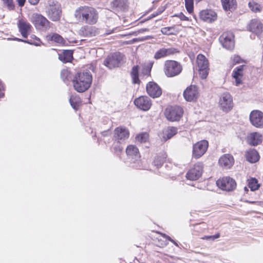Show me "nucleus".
Listing matches in <instances>:
<instances>
[{
  "label": "nucleus",
  "mask_w": 263,
  "mask_h": 263,
  "mask_svg": "<svg viewBox=\"0 0 263 263\" xmlns=\"http://www.w3.org/2000/svg\"><path fill=\"white\" fill-rule=\"evenodd\" d=\"M74 15L79 21L89 25L96 24L98 19L97 11L94 8L87 6L78 8Z\"/></svg>",
  "instance_id": "1"
},
{
  "label": "nucleus",
  "mask_w": 263,
  "mask_h": 263,
  "mask_svg": "<svg viewBox=\"0 0 263 263\" xmlns=\"http://www.w3.org/2000/svg\"><path fill=\"white\" fill-rule=\"evenodd\" d=\"M92 77L90 71L78 72L73 80L74 89L79 92L87 90L92 83Z\"/></svg>",
  "instance_id": "2"
},
{
  "label": "nucleus",
  "mask_w": 263,
  "mask_h": 263,
  "mask_svg": "<svg viewBox=\"0 0 263 263\" xmlns=\"http://www.w3.org/2000/svg\"><path fill=\"white\" fill-rule=\"evenodd\" d=\"M182 70L181 64L174 60H166L164 63L163 71L167 77L178 76Z\"/></svg>",
  "instance_id": "3"
},
{
  "label": "nucleus",
  "mask_w": 263,
  "mask_h": 263,
  "mask_svg": "<svg viewBox=\"0 0 263 263\" xmlns=\"http://www.w3.org/2000/svg\"><path fill=\"white\" fill-rule=\"evenodd\" d=\"M219 109L223 112L228 113L233 108V97L228 92L222 93L219 97L218 103Z\"/></svg>",
  "instance_id": "4"
},
{
  "label": "nucleus",
  "mask_w": 263,
  "mask_h": 263,
  "mask_svg": "<svg viewBox=\"0 0 263 263\" xmlns=\"http://www.w3.org/2000/svg\"><path fill=\"white\" fill-rule=\"evenodd\" d=\"M31 21L35 28L40 31H46L50 27V22L40 14L33 13L31 17Z\"/></svg>",
  "instance_id": "5"
},
{
  "label": "nucleus",
  "mask_w": 263,
  "mask_h": 263,
  "mask_svg": "<svg viewBox=\"0 0 263 263\" xmlns=\"http://www.w3.org/2000/svg\"><path fill=\"white\" fill-rule=\"evenodd\" d=\"M196 63L201 78L206 79L209 71V63L208 59L204 55L199 54L197 57Z\"/></svg>",
  "instance_id": "6"
},
{
  "label": "nucleus",
  "mask_w": 263,
  "mask_h": 263,
  "mask_svg": "<svg viewBox=\"0 0 263 263\" xmlns=\"http://www.w3.org/2000/svg\"><path fill=\"white\" fill-rule=\"evenodd\" d=\"M123 59V55L120 52H115L109 55L104 61V65L109 69L119 67Z\"/></svg>",
  "instance_id": "7"
},
{
  "label": "nucleus",
  "mask_w": 263,
  "mask_h": 263,
  "mask_svg": "<svg viewBox=\"0 0 263 263\" xmlns=\"http://www.w3.org/2000/svg\"><path fill=\"white\" fill-rule=\"evenodd\" d=\"M183 111L181 107L175 106L167 107L165 111V115L167 120L171 121H176L180 120Z\"/></svg>",
  "instance_id": "8"
},
{
  "label": "nucleus",
  "mask_w": 263,
  "mask_h": 263,
  "mask_svg": "<svg viewBox=\"0 0 263 263\" xmlns=\"http://www.w3.org/2000/svg\"><path fill=\"white\" fill-rule=\"evenodd\" d=\"M216 184L221 190L228 192L233 191L236 187V183L234 179L230 177H224L218 179Z\"/></svg>",
  "instance_id": "9"
},
{
  "label": "nucleus",
  "mask_w": 263,
  "mask_h": 263,
  "mask_svg": "<svg viewBox=\"0 0 263 263\" xmlns=\"http://www.w3.org/2000/svg\"><path fill=\"white\" fill-rule=\"evenodd\" d=\"M208 146L209 143L206 140H201L196 143L193 146V157L196 159L200 158L207 151Z\"/></svg>",
  "instance_id": "10"
},
{
  "label": "nucleus",
  "mask_w": 263,
  "mask_h": 263,
  "mask_svg": "<svg viewBox=\"0 0 263 263\" xmlns=\"http://www.w3.org/2000/svg\"><path fill=\"white\" fill-rule=\"evenodd\" d=\"M48 14L49 18L53 21H59L61 17V10L58 2L53 0L49 3Z\"/></svg>",
  "instance_id": "11"
},
{
  "label": "nucleus",
  "mask_w": 263,
  "mask_h": 263,
  "mask_svg": "<svg viewBox=\"0 0 263 263\" xmlns=\"http://www.w3.org/2000/svg\"><path fill=\"white\" fill-rule=\"evenodd\" d=\"M234 35L231 31L224 32L219 37V41L222 46L228 49L232 50L234 47Z\"/></svg>",
  "instance_id": "12"
},
{
  "label": "nucleus",
  "mask_w": 263,
  "mask_h": 263,
  "mask_svg": "<svg viewBox=\"0 0 263 263\" xmlns=\"http://www.w3.org/2000/svg\"><path fill=\"white\" fill-rule=\"evenodd\" d=\"M199 95L198 88L196 85H191L188 86L183 91V96L187 102L195 101Z\"/></svg>",
  "instance_id": "13"
},
{
  "label": "nucleus",
  "mask_w": 263,
  "mask_h": 263,
  "mask_svg": "<svg viewBox=\"0 0 263 263\" xmlns=\"http://www.w3.org/2000/svg\"><path fill=\"white\" fill-rule=\"evenodd\" d=\"M202 164L197 163L193 168L190 169L186 174V177L188 180H196L198 179L202 173Z\"/></svg>",
  "instance_id": "14"
},
{
  "label": "nucleus",
  "mask_w": 263,
  "mask_h": 263,
  "mask_svg": "<svg viewBox=\"0 0 263 263\" xmlns=\"http://www.w3.org/2000/svg\"><path fill=\"white\" fill-rule=\"evenodd\" d=\"M251 124L256 127L263 128V112L259 110H253L250 115Z\"/></svg>",
  "instance_id": "15"
},
{
  "label": "nucleus",
  "mask_w": 263,
  "mask_h": 263,
  "mask_svg": "<svg viewBox=\"0 0 263 263\" xmlns=\"http://www.w3.org/2000/svg\"><path fill=\"white\" fill-rule=\"evenodd\" d=\"M134 104L138 108L144 111L148 110L152 106L151 100L146 96H141L136 99Z\"/></svg>",
  "instance_id": "16"
},
{
  "label": "nucleus",
  "mask_w": 263,
  "mask_h": 263,
  "mask_svg": "<svg viewBox=\"0 0 263 263\" xmlns=\"http://www.w3.org/2000/svg\"><path fill=\"white\" fill-rule=\"evenodd\" d=\"M129 136L128 130L123 127H118L114 130V139L118 141L124 142Z\"/></svg>",
  "instance_id": "17"
},
{
  "label": "nucleus",
  "mask_w": 263,
  "mask_h": 263,
  "mask_svg": "<svg viewBox=\"0 0 263 263\" xmlns=\"http://www.w3.org/2000/svg\"><path fill=\"white\" fill-rule=\"evenodd\" d=\"M147 93L154 98L160 97L162 94V90L157 84L154 82H149L146 85Z\"/></svg>",
  "instance_id": "18"
},
{
  "label": "nucleus",
  "mask_w": 263,
  "mask_h": 263,
  "mask_svg": "<svg viewBox=\"0 0 263 263\" xmlns=\"http://www.w3.org/2000/svg\"><path fill=\"white\" fill-rule=\"evenodd\" d=\"M234 163V157L230 154H224L219 159V165L226 169L230 168Z\"/></svg>",
  "instance_id": "19"
},
{
  "label": "nucleus",
  "mask_w": 263,
  "mask_h": 263,
  "mask_svg": "<svg viewBox=\"0 0 263 263\" xmlns=\"http://www.w3.org/2000/svg\"><path fill=\"white\" fill-rule=\"evenodd\" d=\"M246 65H242L236 67L232 72V76L235 79L236 86H238L242 83V78L243 75V69Z\"/></svg>",
  "instance_id": "20"
},
{
  "label": "nucleus",
  "mask_w": 263,
  "mask_h": 263,
  "mask_svg": "<svg viewBox=\"0 0 263 263\" xmlns=\"http://www.w3.org/2000/svg\"><path fill=\"white\" fill-rule=\"evenodd\" d=\"M199 17L203 21L210 23L216 19L217 15L211 10H203L200 12Z\"/></svg>",
  "instance_id": "21"
},
{
  "label": "nucleus",
  "mask_w": 263,
  "mask_h": 263,
  "mask_svg": "<svg viewBox=\"0 0 263 263\" xmlns=\"http://www.w3.org/2000/svg\"><path fill=\"white\" fill-rule=\"evenodd\" d=\"M126 153L129 159L133 162L137 161L140 158V154L138 148L133 145L127 146L126 149Z\"/></svg>",
  "instance_id": "22"
},
{
  "label": "nucleus",
  "mask_w": 263,
  "mask_h": 263,
  "mask_svg": "<svg viewBox=\"0 0 263 263\" xmlns=\"http://www.w3.org/2000/svg\"><path fill=\"white\" fill-rule=\"evenodd\" d=\"M177 52L178 50L175 48H161L155 53L154 58L157 60L160 59Z\"/></svg>",
  "instance_id": "23"
},
{
  "label": "nucleus",
  "mask_w": 263,
  "mask_h": 263,
  "mask_svg": "<svg viewBox=\"0 0 263 263\" xmlns=\"http://www.w3.org/2000/svg\"><path fill=\"white\" fill-rule=\"evenodd\" d=\"M262 136L258 133H252L250 134L247 139L249 144L252 146H256L262 142Z\"/></svg>",
  "instance_id": "24"
},
{
  "label": "nucleus",
  "mask_w": 263,
  "mask_h": 263,
  "mask_svg": "<svg viewBox=\"0 0 263 263\" xmlns=\"http://www.w3.org/2000/svg\"><path fill=\"white\" fill-rule=\"evenodd\" d=\"M127 0H114L112 2V8L118 11H126L128 8Z\"/></svg>",
  "instance_id": "25"
},
{
  "label": "nucleus",
  "mask_w": 263,
  "mask_h": 263,
  "mask_svg": "<svg viewBox=\"0 0 263 263\" xmlns=\"http://www.w3.org/2000/svg\"><path fill=\"white\" fill-rule=\"evenodd\" d=\"M249 30L256 34H259L263 31V24L257 20H253L249 25Z\"/></svg>",
  "instance_id": "26"
},
{
  "label": "nucleus",
  "mask_w": 263,
  "mask_h": 263,
  "mask_svg": "<svg viewBox=\"0 0 263 263\" xmlns=\"http://www.w3.org/2000/svg\"><path fill=\"white\" fill-rule=\"evenodd\" d=\"M19 31L24 38H27L31 28V25L27 22L20 21L18 24Z\"/></svg>",
  "instance_id": "27"
},
{
  "label": "nucleus",
  "mask_w": 263,
  "mask_h": 263,
  "mask_svg": "<svg viewBox=\"0 0 263 263\" xmlns=\"http://www.w3.org/2000/svg\"><path fill=\"white\" fill-rule=\"evenodd\" d=\"M245 156L246 159L250 163H255L259 159V155L257 151L254 149H249L246 152Z\"/></svg>",
  "instance_id": "28"
},
{
  "label": "nucleus",
  "mask_w": 263,
  "mask_h": 263,
  "mask_svg": "<svg viewBox=\"0 0 263 263\" xmlns=\"http://www.w3.org/2000/svg\"><path fill=\"white\" fill-rule=\"evenodd\" d=\"M97 30L95 27L90 26H85L82 27L79 30V34L83 36L91 37L95 36L97 33Z\"/></svg>",
  "instance_id": "29"
},
{
  "label": "nucleus",
  "mask_w": 263,
  "mask_h": 263,
  "mask_svg": "<svg viewBox=\"0 0 263 263\" xmlns=\"http://www.w3.org/2000/svg\"><path fill=\"white\" fill-rule=\"evenodd\" d=\"M46 39L47 41L53 42L60 45L65 44V40L63 37L57 33H49L46 36Z\"/></svg>",
  "instance_id": "30"
},
{
  "label": "nucleus",
  "mask_w": 263,
  "mask_h": 263,
  "mask_svg": "<svg viewBox=\"0 0 263 263\" xmlns=\"http://www.w3.org/2000/svg\"><path fill=\"white\" fill-rule=\"evenodd\" d=\"M223 9L225 11H234L237 6L236 0H221Z\"/></svg>",
  "instance_id": "31"
},
{
  "label": "nucleus",
  "mask_w": 263,
  "mask_h": 263,
  "mask_svg": "<svg viewBox=\"0 0 263 263\" xmlns=\"http://www.w3.org/2000/svg\"><path fill=\"white\" fill-rule=\"evenodd\" d=\"M177 133V128L175 127H167L166 128L164 129L163 132V139L164 140L166 141L171 138H172L174 135H175Z\"/></svg>",
  "instance_id": "32"
},
{
  "label": "nucleus",
  "mask_w": 263,
  "mask_h": 263,
  "mask_svg": "<svg viewBox=\"0 0 263 263\" xmlns=\"http://www.w3.org/2000/svg\"><path fill=\"white\" fill-rule=\"evenodd\" d=\"M73 58L72 51L70 50H64L59 54V59L63 63L70 62Z\"/></svg>",
  "instance_id": "33"
},
{
  "label": "nucleus",
  "mask_w": 263,
  "mask_h": 263,
  "mask_svg": "<svg viewBox=\"0 0 263 263\" xmlns=\"http://www.w3.org/2000/svg\"><path fill=\"white\" fill-rule=\"evenodd\" d=\"M139 69L138 66H134L132 69L130 75L132 78L133 83L134 84H139L140 80L139 79Z\"/></svg>",
  "instance_id": "34"
},
{
  "label": "nucleus",
  "mask_w": 263,
  "mask_h": 263,
  "mask_svg": "<svg viewBox=\"0 0 263 263\" xmlns=\"http://www.w3.org/2000/svg\"><path fill=\"white\" fill-rule=\"evenodd\" d=\"M166 159V155L165 153H162L160 156H158L155 157L154 160V164L157 167H159L162 166L164 161Z\"/></svg>",
  "instance_id": "35"
},
{
  "label": "nucleus",
  "mask_w": 263,
  "mask_h": 263,
  "mask_svg": "<svg viewBox=\"0 0 263 263\" xmlns=\"http://www.w3.org/2000/svg\"><path fill=\"white\" fill-rule=\"evenodd\" d=\"M122 143L123 142L114 140L111 148L115 153L118 154L122 152L123 149V147L121 145Z\"/></svg>",
  "instance_id": "36"
},
{
  "label": "nucleus",
  "mask_w": 263,
  "mask_h": 263,
  "mask_svg": "<svg viewBox=\"0 0 263 263\" xmlns=\"http://www.w3.org/2000/svg\"><path fill=\"white\" fill-rule=\"evenodd\" d=\"M248 186L250 188L251 191H254L258 189L260 185L256 178H252L248 180Z\"/></svg>",
  "instance_id": "37"
},
{
  "label": "nucleus",
  "mask_w": 263,
  "mask_h": 263,
  "mask_svg": "<svg viewBox=\"0 0 263 263\" xmlns=\"http://www.w3.org/2000/svg\"><path fill=\"white\" fill-rule=\"evenodd\" d=\"M70 103L73 109H78L81 102L80 98L77 96H71L69 99Z\"/></svg>",
  "instance_id": "38"
},
{
  "label": "nucleus",
  "mask_w": 263,
  "mask_h": 263,
  "mask_svg": "<svg viewBox=\"0 0 263 263\" xmlns=\"http://www.w3.org/2000/svg\"><path fill=\"white\" fill-rule=\"evenodd\" d=\"M248 5L251 10L254 12H259L262 10V7L254 1L250 2Z\"/></svg>",
  "instance_id": "39"
},
{
  "label": "nucleus",
  "mask_w": 263,
  "mask_h": 263,
  "mask_svg": "<svg viewBox=\"0 0 263 263\" xmlns=\"http://www.w3.org/2000/svg\"><path fill=\"white\" fill-rule=\"evenodd\" d=\"M34 41H31V40H23L20 39H16L15 40L17 41L23 42L26 43H28L30 45H33L36 46H40L41 45V44L42 43L40 39L38 37H37L36 36H34Z\"/></svg>",
  "instance_id": "40"
},
{
  "label": "nucleus",
  "mask_w": 263,
  "mask_h": 263,
  "mask_svg": "<svg viewBox=\"0 0 263 263\" xmlns=\"http://www.w3.org/2000/svg\"><path fill=\"white\" fill-rule=\"evenodd\" d=\"M148 138V135L146 133H143L138 135L136 137V140L139 143H145Z\"/></svg>",
  "instance_id": "41"
},
{
  "label": "nucleus",
  "mask_w": 263,
  "mask_h": 263,
  "mask_svg": "<svg viewBox=\"0 0 263 263\" xmlns=\"http://www.w3.org/2000/svg\"><path fill=\"white\" fill-rule=\"evenodd\" d=\"M185 8L189 13H191L193 11L194 1L193 0H184Z\"/></svg>",
  "instance_id": "42"
},
{
  "label": "nucleus",
  "mask_w": 263,
  "mask_h": 263,
  "mask_svg": "<svg viewBox=\"0 0 263 263\" xmlns=\"http://www.w3.org/2000/svg\"><path fill=\"white\" fill-rule=\"evenodd\" d=\"M161 31L162 34L165 35H171L174 34L175 27H167L161 28Z\"/></svg>",
  "instance_id": "43"
},
{
  "label": "nucleus",
  "mask_w": 263,
  "mask_h": 263,
  "mask_svg": "<svg viewBox=\"0 0 263 263\" xmlns=\"http://www.w3.org/2000/svg\"><path fill=\"white\" fill-rule=\"evenodd\" d=\"M61 77L64 81L69 80L70 78V71L67 69H63L61 72Z\"/></svg>",
  "instance_id": "44"
},
{
  "label": "nucleus",
  "mask_w": 263,
  "mask_h": 263,
  "mask_svg": "<svg viewBox=\"0 0 263 263\" xmlns=\"http://www.w3.org/2000/svg\"><path fill=\"white\" fill-rule=\"evenodd\" d=\"M5 5H6L9 10H12L14 8L13 0H3Z\"/></svg>",
  "instance_id": "45"
},
{
  "label": "nucleus",
  "mask_w": 263,
  "mask_h": 263,
  "mask_svg": "<svg viewBox=\"0 0 263 263\" xmlns=\"http://www.w3.org/2000/svg\"><path fill=\"white\" fill-rule=\"evenodd\" d=\"M231 59L233 62V64L240 63L242 61L241 58L237 55H234L233 57L231 58Z\"/></svg>",
  "instance_id": "46"
},
{
  "label": "nucleus",
  "mask_w": 263,
  "mask_h": 263,
  "mask_svg": "<svg viewBox=\"0 0 263 263\" xmlns=\"http://www.w3.org/2000/svg\"><path fill=\"white\" fill-rule=\"evenodd\" d=\"M175 16L178 17L182 21H188L189 18L187 17L184 15L182 13H180L178 14H176Z\"/></svg>",
  "instance_id": "47"
},
{
  "label": "nucleus",
  "mask_w": 263,
  "mask_h": 263,
  "mask_svg": "<svg viewBox=\"0 0 263 263\" xmlns=\"http://www.w3.org/2000/svg\"><path fill=\"white\" fill-rule=\"evenodd\" d=\"M163 236L166 238L167 240H170V241L172 242L174 244H175L176 246H178L177 243L173 240L172 239L170 236L166 235V234H163Z\"/></svg>",
  "instance_id": "48"
},
{
  "label": "nucleus",
  "mask_w": 263,
  "mask_h": 263,
  "mask_svg": "<svg viewBox=\"0 0 263 263\" xmlns=\"http://www.w3.org/2000/svg\"><path fill=\"white\" fill-rule=\"evenodd\" d=\"M101 135L103 137H107L111 135V133L109 130H105L101 132Z\"/></svg>",
  "instance_id": "49"
},
{
  "label": "nucleus",
  "mask_w": 263,
  "mask_h": 263,
  "mask_svg": "<svg viewBox=\"0 0 263 263\" xmlns=\"http://www.w3.org/2000/svg\"><path fill=\"white\" fill-rule=\"evenodd\" d=\"M25 2L26 0H17L18 4L20 7H23L25 4Z\"/></svg>",
  "instance_id": "50"
},
{
  "label": "nucleus",
  "mask_w": 263,
  "mask_h": 263,
  "mask_svg": "<svg viewBox=\"0 0 263 263\" xmlns=\"http://www.w3.org/2000/svg\"><path fill=\"white\" fill-rule=\"evenodd\" d=\"M40 0H28L29 2L33 5L37 4Z\"/></svg>",
  "instance_id": "51"
},
{
  "label": "nucleus",
  "mask_w": 263,
  "mask_h": 263,
  "mask_svg": "<svg viewBox=\"0 0 263 263\" xmlns=\"http://www.w3.org/2000/svg\"><path fill=\"white\" fill-rule=\"evenodd\" d=\"M220 237V234L217 233L216 234L212 236V240H214Z\"/></svg>",
  "instance_id": "52"
},
{
  "label": "nucleus",
  "mask_w": 263,
  "mask_h": 263,
  "mask_svg": "<svg viewBox=\"0 0 263 263\" xmlns=\"http://www.w3.org/2000/svg\"><path fill=\"white\" fill-rule=\"evenodd\" d=\"M3 87V85L1 83V82L0 81V98L4 96V93L2 92Z\"/></svg>",
  "instance_id": "53"
},
{
  "label": "nucleus",
  "mask_w": 263,
  "mask_h": 263,
  "mask_svg": "<svg viewBox=\"0 0 263 263\" xmlns=\"http://www.w3.org/2000/svg\"><path fill=\"white\" fill-rule=\"evenodd\" d=\"M149 30L147 28L141 29L138 31L139 33H143L145 31H148Z\"/></svg>",
  "instance_id": "54"
},
{
  "label": "nucleus",
  "mask_w": 263,
  "mask_h": 263,
  "mask_svg": "<svg viewBox=\"0 0 263 263\" xmlns=\"http://www.w3.org/2000/svg\"><path fill=\"white\" fill-rule=\"evenodd\" d=\"M203 239H206L209 240H212V236H205L202 238Z\"/></svg>",
  "instance_id": "55"
},
{
  "label": "nucleus",
  "mask_w": 263,
  "mask_h": 263,
  "mask_svg": "<svg viewBox=\"0 0 263 263\" xmlns=\"http://www.w3.org/2000/svg\"><path fill=\"white\" fill-rule=\"evenodd\" d=\"M156 16V14H153L152 16L149 17V19L152 18Z\"/></svg>",
  "instance_id": "56"
},
{
  "label": "nucleus",
  "mask_w": 263,
  "mask_h": 263,
  "mask_svg": "<svg viewBox=\"0 0 263 263\" xmlns=\"http://www.w3.org/2000/svg\"><path fill=\"white\" fill-rule=\"evenodd\" d=\"M244 190H245V191H246V192H248V191H249V190H248V189H247V187L246 186H245V187H244Z\"/></svg>",
  "instance_id": "57"
},
{
  "label": "nucleus",
  "mask_w": 263,
  "mask_h": 263,
  "mask_svg": "<svg viewBox=\"0 0 263 263\" xmlns=\"http://www.w3.org/2000/svg\"><path fill=\"white\" fill-rule=\"evenodd\" d=\"M34 36H35L34 35H32L31 36V37L34 39Z\"/></svg>",
  "instance_id": "58"
}]
</instances>
